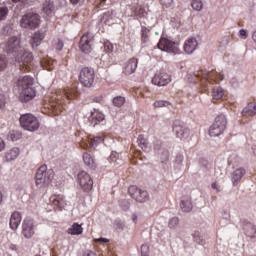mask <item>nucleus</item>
<instances>
[{
  "instance_id": "obj_1",
  "label": "nucleus",
  "mask_w": 256,
  "mask_h": 256,
  "mask_svg": "<svg viewBox=\"0 0 256 256\" xmlns=\"http://www.w3.org/2000/svg\"><path fill=\"white\" fill-rule=\"evenodd\" d=\"M35 80L31 76H23L18 79V87L20 89L19 100L21 103H27L35 97V88L33 87Z\"/></svg>"
},
{
  "instance_id": "obj_2",
  "label": "nucleus",
  "mask_w": 256,
  "mask_h": 256,
  "mask_svg": "<svg viewBox=\"0 0 256 256\" xmlns=\"http://www.w3.org/2000/svg\"><path fill=\"white\" fill-rule=\"evenodd\" d=\"M53 181V172L47 171V165H42L38 168L35 175V183L37 187H47Z\"/></svg>"
},
{
  "instance_id": "obj_3",
  "label": "nucleus",
  "mask_w": 256,
  "mask_h": 256,
  "mask_svg": "<svg viewBox=\"0 0 256 256\" xmlns=\"http://www.w3.org/2000/svg\"><path fill=\"white\" fill-rule=\"evenodd\" d=\"M227 129V117L223 114L218 115L209 128L210 137H219Z\"/></svg>"
},
{
  "instance_id": "obj_4",
  "label": "nucleus",
  "mask_w": 256,
  "mask_h": 256,
  "mask_svg": "<svg viewBox=\"0 0 256 256\" xmlns=\"http://www.w3.org/2000/svg\"><path fill=\"white\" fill-rule=\"evenodd\" d=\"M14 61L18 63L20 69L24 71H31V63H33V53L28 50L22 49L14 56Z\"/></svg>"
},
{
  "instance_id": "obj_5",
  "label": "nucleus",
  "mask_w": 256,
  "mask_h": 256,
  "mask_svg": "<svg viewBox=\"0 0 256 256\" xmlns=\"http://www.w3.org/2000/svg\"><path fill=\"white\" fill-rule=\"evenodd\" d=\"M20 127L25 131L34 132L41 127V123H39V119L35 117L33 114H23L20 116Z\"/></svg>"
},
{
  "instance_id": "obj_6",
  "label": "nucleus",
  "mask_w": 256,
  "mask_h": 256,
  "mask_svg": "<svg viewBox=\"0 0 256 256\" xmlns=\"http://www.w3.org/2000/svg\"><path fill=\"white\" fill-rule=\"evenodd\" d=\"M39 23H41V16L36 13H27L20 19V27L23 29H37Z\"/></svg>"
},
{
  "instance_id": "obj_7",
  "label": "nucleus",
  "mask_w": 256,
  "mask_h": 256,
  "mask_svg": "<svg viewBox=\"0 0 256 256\" xmlns=\"http://www.w3.org/2000/svg\"><path fill=\"white\" fill-rule=\"evenodd\" d=\"M128 193L137 203H147L150 199L149 192L135 185L128 188Z\"/></svg>"
},
{
  "instance_id": "obj_8",
  "label": "nucleus",
  "mask_w": 256,
  "mask_h": 256,
  "mask_svg": "<svg viewBox=\"0 0 256 256\" xmlns=\"http://www.w3.org/2000/svg\"><path fill=\"white\" fill-rule=\"evenodd\" d=\"M79 81L84 87H93L95 83V70L93 68L84 67L80 71Z\"/></svg>"
},
{
  "instance_id": "obj_9",
  "label": "nucleus",
  "mask_w": 256,
  "mask_h": 256,
  "mask_svg": "<svg viewBox=\"0 0 256 256\" xmlns=\"http://www.w3.org/2000/svg\"><path fill=\"white\" fill-rule=\"evenodd\" d=\"M23 46H21V39H19L17 36L11 37L6 42V51L9 55H12V57L19 54L20 51H23Z\"/></svg>"
},
{
  "instance_id": "obj_10",
  "label": "nucleus",
  "mask_w": 256,
  "mask_h": 256,
  "mask_svg": "<svg viewBox=\"0 0 256 256\" xmlns=\"http://www.w3.org/2000/svg\"><path fill=\"white\" fill-rule=\"evenodd\" d=\"M94 39L95 38L93 37V34L89 32L85 33L80 39V51H82V53H85L86 55H89V53H91V51L93 50L92 43Z\"/></svg>"
},
{
  "instance_id": "obj_11",
  "label": "nucleus",
  "mask_w": 256,
  "mask_h": 256,
  "mask_svg": "<svg viewBox=\"0 0 256 256\" xmlns=\"http://www.w3.org/2000/svg\"><path fill=\"white\" fill-rule=\"evenodd\" d=\"M78 182L85 193H89V191L93 189V179H91V176L85 171H81L78 174Z\"/></svg>"
},
{
  "instance_id": "obj_12",
  "label": "nucleus",
  "mask_w": 256,
  "mask_h": 256,
  "mask_svg": "<svg viewBox=\"0 0 256 256\" xmlns=\"http://www.w3.org/2000/svg\"><path fill=\"white\" fill-rule=\"evenodd\" d=\"M157 47L160 51H165L166 53H177V45L167 38H160Z\"/></svg>"
},
{
  "instance_id": "obj_13",
  "label": "nucleus",
  "mask_w": 256,
  "mask_h": 256,
  "mask_svg": "<svg viewBox=\"0 0 256 256\" xmlns=\"http://www.w3.org/2000/svg\"><path fill=\"white\" fill-rule=\"evenodd\" d=\"M22 235L25 239H31L35 235V224L31 219H25L22 224Z\"/></svg>"
},
{
  "instance_id": "obj_14",
  "label": "nucleus",
  "mask_w": 256,
  "mask_h": 256,
  "mask_svg": "<svg viewBox=\"0 0 256 256\" xmlns=\"http://www.w3.org/2000/svg\"><path fill=\"white\" fill-rule=\"evenodd\" d=\"M152 83L158 87H165L171 83V75L166 72L156 74L152 79Z\"/></svg>"
},
{
  "instance_id": "obj_15",
  "label": "nucleus",
  "mask_w": 256,
  "mask_h": 256,
  "mask_svg": "<svg viewBox=\"0 0 256 256\" xmlns=\"http://www.w3.org/2000/svg\"><path fill=\"white\" fill-rule=\"evenodd\" d=\"M173 132L175 133L178 139H185L189 136V129L183 126V123L180 121H175L173 125Z\"/></svg>"
},
{
  "instance_id": "obj_16",
  "label": "nucleus",
  "mask_w": 256,
  "mask_h": 256,
  "mask_svg": "<svg viewBox=\"0 0 256 256\" xmlns=\"http://www.w3.org/2000/svg\"><path fill=\"white\" fill-rule=\"evenodd\" d=\"M139 60L137 58H131L124 65L123 73L126 75H133L137 71V65Z\"/></svg>"
},
{
  "instance_id": "obj_17",
  "label": "nucleus",
  "mask_w": 256,
  "mask_h": 256,
  "mask_svg": "<svg viewBox=\"0 0 256 256\" xmlns=\"http://www.w3.org/2000/svg\"><path fill=\"white\" fill-rule=\"evenodd\" d=\"M131 17H143L145 15V9L139 4V0H133V3L130 5Z\"/></svg>"
},
{
  "instance_id": "obj_18",
  "label": "nucleus",
  "mask_w": 256,
  "mask_h": 256,
  "mask_svg": "<svg viewBox=\"0 0 256 256\" xmlns=\"http://www.w3.org/2000/svg\"><path fill=\"white\" fill-rule=\"evenodd\" d=\"M198 46L199 43L197 42L196 38H189L184 43V51L187 53V55H191L192 53H195Z\"/></svg>"
},
{
  "instance_id": "obj_19",
  "label": "nucleus",
  "mask_w": 256,
  "mask_h": 256,
  "mask_svg": "<svg viewBox=\"0 0 256 256\" xmlns=\"http://www.w3.org/2000/svg\"><path fill=\"white\" fill-rule=\"evenodd\" d=\"M42 11L44 15H47V17H52V15H55V4L53 1L45 0L42 5Z\"/></svg>"
},
{
  "instance_id": "obj_20",
  "label": "nucleus",
  "mask_w": 256,
  "mask_h": 256,
  "mask_svg": "<svg viewBox=\"0 0 256 256\" xmlns=\"http://www.w3.org/2000/svg\"><path fill=\"white\" fill-rule=\"evenodd\" d=\"M243 117H255L256 115V102L248 103L242 110Z\"/></svg>"
},
{
  "instance_id": "obj_21",
  "label": "nucleus",
  "mask_w": 256,
  "mask_h": 256,
  "mask_svg": "<svg viewBox=\"0 0 256 256\" xmlns=\"http://www.w3.org/2000/svg\"><path fill=\"white\" fill-rule=\"evenodd\" d=\"M21 225V214L19 212H14L10 217V228L15 231Z\"/></svg>"
},
{
  "instance_id": "obj_22",
  "label": "nucleus",
  "mask_w": 256,
  "mask_h": 256,
  "mask_svg": "<svg viewBox=\"0 0 256 256\" xmlns=\"http://www.w3.org/2000/svg\"><path fill=\"white\" fill-rule=\"evenodd\" d=\"M244 233L247 237H250V239H256V226L252 223H246L243 226Z\"/></svg>"
},
{
  "instance_id": "obj_23",
  "label": "nucleus",
  "mask_w": 256,
  "mask_h": 256,
  "mask_svg": "<svg viewBox=\"0 0 256 256\" xmlns=\"http://www.w3.org/2000/svg\"><path fill=\"white\" fill-rule=\"evenodd\" d=\"M244 176H245V169L238 168L234 170V172L232 173L233 185H238L239 181H241V179H243Z\"/></svg>"
},
{
  "instance_id": "obj_24",
  "label": "nucleus",
  "mask_w": 256,
  "mask_h": 256,
  "mask_svg": "<svg viewBox=\"0 0 256 256\" xmlns=\"http://www.w3.org/2000/svg\"><path fill=\"white\" fill-rule=\"evenodd\" d=\"M67 233L68 235H82L83 227L79 225V223H74L70 228H68Z\"/></svg>"
},
{
  "instance_id": "obj_25",
  "label": "nucleus",
  "mask_w": 256,
  "mask_h": 256,
  "mask_svg": "<svg viewBox=\"0 0 256 256\" xmlns=\"http://www.w3.org/2000/svg\"><path fill=\"white\" fill-rule=\"evenodd\" d=\"M51 201H52L53 205H56L59 209H61L63 207V205H65V196H63L61 194L52 196Z\"/></svg>"
},
{
  "instance_id": "obj_26",
  "label": "nucleus",
  "mask_w": 256,
  "mask_h": 256,
  "mask_svg": "<svg viewBox=\"0 0 256 256\" xmlns=\"http://www.w3.org/2000/svg\"><path fill=\"white\" fill-rule=\"evenodd\" d=\"M45 39V36L41 32H35L33 37H32V47H39L41 45V41Z\"/></svg>"
},
{
  "instance_id": "obj_27",
  "label": "nucleus",
  "mask_w": 256,
  "mask_h": 256,
  "mask_svg": "<svg viewBox=\"0 0 256 256\" xmlns=\"http://www.w3.org/2000/svg\"><path fill=\"white\" fill-rule=\"evenodd\" d=\"M19 153H20V150L17 147H14V148L10 149L6 153L7 161H14V159H17L19 157Z\"/></svg>"
},
{
  "instance_id": "obj_28",
  "label": "nucleus",
  "mask_w": 256,
  "mask_h": 256,
  "mask_svg": "<svg viewBox=\"0 0 256 256\" xmlns=\"http://www.w3.org/2000/svg\"><path fill=\"white\" fill-rule=\"evenodd\" d=\"M180 207L184 213H189L193 209V203L191 199H184L181 201Z\"/></svg>"
},
{
  "instance_id": "obj_29",
  "label": "nucleus",
  "mask_w": 256,
  "mask_h": 256,
  "mask_svg": "<svg viewBox=\"0 0 256 256\" xmlns=\"http://www.w3.org/2000/svg\"><path fill=\"white\" fill-rule=\"evenodd\" d=\"M83 161L87 167H90L91 169L95 167V160H93V156L87 152L83 153Z\"/></svg>"
},
{
  "instance_id": "obj_30",
  "label": "nucleus",
  "mask_w": 256,
  "mask_h": 256,
  "mask_svg": "<svg viewBox=\"0 0 256 256\" xmlns=\"http://www.w3.org/2000/svg\"><path fill=\"white\" fill-rule=\"evenodd\" d=\"M223 88L221 87H215L212 92V99L213 101H219V99H223Z\"/></svg>"
},
{
  "instance_id": "obj_31",
  "label": "nucleus",
  "mask_w": 256,
  "mask_h": 256,
  "mask_svg": "<svg viewBox=\"0 0 256 256\" xmlns=\"http://www.w3.org/2000/svg\"><path fill=\"white\" fill-rule=\"evenodd\" d=\"M137 143L143 151H147V149H149V142H147L145 136L139 135L137 138Z\"/></svg>"
},
{
  "instance_id": "obj_32",
  "label": "nucleus",
  "mask_w": 256,
  "mask_h": 256,
  "mask_svg": "<svg viewBox=\"0 0 256 256\" xmlns=\"http://www.w3.org/2000/svg\"><path fill=\"white\" fill-rule=\"evenodd\" d=\"M21 137H23V134H21V132H19V131H15V130L10 131L8 134V139L10 141H19V139H21Z\"/></svg>"
},
{
  "instance_id": "obj_33",
  "label": "nucleus",
  "mask_w": 256,
  "mask_h": 256,
  "mask_svg": "<svg viewBox=\"0 0 256 256\" xmlns=\"http://www.w3.org/2000/svg\"><path fill=\"white\" fill-rule=\"evenodd\" d=\"M191 7L194 11H203V0H192Z\"/></svg>"
},
{
  "instance_id": "obj_34",
  "label": "nucleus",
  "mask_w": 256,
  "mask_h": 256,
  "mask_svg": "<svg viewBox=\"0 0 256 256\" xmlns=\"http://www.w3.org/2000/svg\"><path fill=\"white\" fill-rule=\"evenodd\" d=\"M114 107H123L125 105V97L123 96H116L112 100Z\"/></svg>"
},
{
  "instance_id": "obj_35",
  "label": "nucleus",
  "mask_w": 256,
  "mask_h": 256,
  "mask_svg": "<svg viewBox=\"0 0 256 256\" xmlns=\"http://www.w3.org/2000/svg\"><path fill=\"white\" fill-rule=\"evenodd\" d=\"M154 107L156 108H161V107H169V105H171V102L169 101H165V100H156L153 103Z\"/></svg>"
},
{
  "instance_id": "obj_36",
  "label": "nucleus",
  "mask_w": 256,
  "mask_h": 256,
  "mask_svg": "<svg viewBox=\"0 0 256 256\" xmlns=\"http://www.w3.org/2000/svg\"><path fill=\"white\" fill-rule=\"evenodd\" d=\"M99 143H103V137L101 136H96L90 141V147L95 149Z\"/></svg>"
},
{
  "instance_id": "obj_37",
  "label": "nucleus",
  "mask_w": 256,
  "mask_h": 256,
  "mask_svg": "<svg viewBox=\"0 0 256 256\" xmlns=\"http://www.w3.org/2000/svg\"><path fill=\"white\" fill-rule=\"evenodd\" d=\"M7 15H9V8L7 6L0 7V21H5Z\"/></svg>"
},
{
  "instance_id": "obj_38",
  "label": "nucleus",
  "mask_w": 256,
  "mask_h": 256,
  "mask_svg": "<svg viewBox=\"0 0 256 256\" xmlns=\"http://www.w3.org/2000/svg\"><path fill=\"white\" fill-rule=\"evenodd\" d=\"M141 39L142 43H147L149 41V29H147V27H142Z\"/></svg>"
},
{
  "instance_id": "obj_39",
  "label": "nucleus",
  "mask_w": 256,
  "mask_h": 256,
  "mask_svg": "<svg viewBox=\"0 0 256 256\" xmlns=\"http://www.w3.org/2000/svg\"><path fill=\"white\" fill-rule=\"evenodd\" d=\"M174 3H175V0H160V4L164 9H169L173 7Z\"/></svg>"
},
{
  "instance_id": "obj_40",
  "label": "nucleus",
  "mask_w": 256,
  "mask_h": 256,
  "mask_svg": "<svg viewBox=\"0 0 256 256\" xmlns=\"http://www.w3.org/2000/svg\"><path fill=\"white\" fill-rule=\"evenodd\" d=\"M179 225V218L178 217H172L169 220L168 226L170 229H175Z\"/></svg>"
},
{
  "instance_id": "obj_41",
  "label": "nucleus",
  "mask_w": 256,
  "mask_h": 256,
  "mask_svg": "<svg viewBox=\"0 0 256 256\" xmlns=\"http://www.w3.org/2000/svg\"><path fill=\"white\" fill-rule=\"evenodd\" d=\"M7 67V58L5 56L0 55V71H3Z\"/></svg>"
},
{
  "instance_id": "obj_42",
  "label": "nucleus",
  "mask_w": 256,
  "mask_h": 256,
  "mask_svg": "<svg viewBox=\"0 0 256 256\" xmlns=\"http://www.w3.org/2000/svg\"><path fill=\"white\" fill-rule=\"evenodd\" d=\"M141 255L142 256H149V245L143 244L141 246Z\"/></svg>"
},
{
  "instance_id": "obj_43",
  "label": "nucleus",
  "mask_w": 256,
  "mask_h": 256,
  "mask_svg": "<svg viewBox=\"0 0 256 256\" xmlns=\"http://www.w3.org/2000/svg\"><path fill=\"white\" fill-rule=\"evenodd\" d=\"M104 51H105V53H113V44L105 43L104 44Z\"/></svg>"
},
{
  "instance_id": "obj_44",
  "label": "nucleus",
  "mask_w": 256,
  "mask_h": 256,
  "mask_svg": "<svg viewBox=\"0 0 256 256\" xmlns=\"http://www.w3.org/2000/svg\"><path fill=\"white\" fill-rule=\"evenodd\" d=\"M239 37H240V39H247V37H249V34H247V30L240 29Z\"/></svg>"
},
{
  "instance_id": "obj_45",
  "label": "nucleus",
  "mask_w": 256,
  "mask_h": 256,
  "mask_svg": "<svg viewBox=\"0 0 256 256\" xmlns=\"http://www.w3.org/2000/svg\"><path fill=\"white\" fill-rule=\"evenodd\" d=\"M0 109H5V95L0 94Z\"/></svg>"
},
{
  "instance_id": "obj_46",
  "label": "nucleus",
  "mask_w": 256,
  "mask_h": 256,
  "mask_svg": "<svg viewBox=\"0 0 256 256\" xmlns=\"http://www.w3.org/2000/svg\"><path fill=\"white\" fill-rule=\"evenodd\" d=\"M212 189H216V191L219 193L222 191L221 187L217 185V182H213L211 185Z\"/></svg>"
},
{
  "instance_id": "obj_47",
  "label": "nucleus",
  "mask_w": 256,
  "mask_h": 256,
  "mask_svg": "<svg viewBox=\"0 0 256 256\" xmlns=\"http://www.w3.org/2000/svg\"><path fill=\"white\" fill-rule=\"evenodd\" d=\"M56 49L58 51H63V41L59 40L57 45H56Z\"/></svg>"
},
{
  "instance_id": "obj_48",
  "label": "nucleus",
  "mask_w": 256,
  "mask_h": 256,
  "mask_svg": "<svg viewBox=\"0 0 256 256\" xmlns=\"http://www.w3.org/2000/svg\"><path fill=\"white\" fill-rule=\"evenodd\" d=\"M5 150V140L0 137V152Z\"/></svg>"
},
{
  "instance_id": "obj_49",
  "label": "nucleus",
  "mask_w": 256,
  "mask_h": 256,
  "mask_svg": "<svg viewBox=\"0 0 256 256\" xmlns=\"http://www.w3.org/2000/svg\"><path fill=\"white\" fill-rule=\"evenodd\" d=\"M71 5H79L81 3V0H69Z\"/></svg>"
},
{
  "instance_id": "obj_50",
  "label": "nucleus",
  "mask_w": 256,
  "mask_h": 256,
  "mask_svg": "<svg viewBox=\"0 0 256 256\" xmlns=\"http://www.w3.org/2000/svg\"><path fill=\"white\" fill-rule=\"evenodd\" d=\"M94 241H101L102 243H109V239H107V238H99V239H95Z\"/></svg>"
},
{
  "instance_id": "obj_51",
  "label": "nucleus",
  "mask_w": 256,
  "mask_h": 256,
  "mask_svg": "<svg viewBox=\"0 0 256 256\" xmlns=\"http://www.w3.org/2000/svg\"><path fill=\"white\" fill-rule=\"evenodd\" d=\"M96 119H98V121H103L105 116L103 114H99V117L96 116Z\"/></svg>"
},
{
  "instance_id": "obj_52",
  "label": "nucleus",
  "mask_w": 256,
  "mask_h": 256,
  "mask_svg": "<svg viewBox=\"0 0 256 256\" xmlns=\"http://www.w3.org/2000/svg\"><path fill=\"white\" fill-rule=\"evenodd\" d=\"M122 203H124L126 209H129V201L123 200Z\"/></svg>"
},
{
  "instance_id": "obj_53",
  "label": "nucleus",
  "mask_w": 256,
  "mask_h": 256,
  "mask_svg": "<svg viewBox=\"0 0 256 256\" xmlns=\"http://www.w3.org/2000/svg\"><path fill=\"white\" fill-rule=\"evenodd\" d=\"M87 256H97V254L93 251L88 252Z\"/></svg>"
},
{
  "instance_id": "obj_54",
  "label": "nucleus",
  "mask_w": 256,
  "mask_h": 256,
  "mask_svg": "<svg viewBox=\"0 0 256 256\" xmlns=\"http://www.w3.org/2000/svg\"><path fill=\"white\" fill-rule=\"evenodd\" d=\"M1 203H3V192L2 191H0V205H1Z\"/></svg>"
},
{
  "instance_id": "obj_55",
  "label": "nucleus",
  "mask_w": 256,
  "mask_h": 256,
  "mask_svg": "<svg viewBox=\"0 0 256 256\" xmlns=\"http://www.w3.org/2000/svg\"><path fill=\"white\" fill-rule=\"evenodd\" d=\"M66 98L68 99H73V95L69 94V93H66Z\"/></svg>"
},
{
  "instance_id": "obj_56",
  "label": "nucleus",
  "mask_w": 256,
  "mask_h": 256,
  "mask_svg": "<svg viewBox=\"0 0 256 256\" xmlns=\"http://www.w3.org/2000/svg\"><path fill=\"white\" fill-rule=\"evenodd\" d=\"M132 220L135 222V221H137V214H133L132 215Z\"/></svg>"
},
{
  "instance_id": "obj_57",
  "label": "nucleus",
  "mask_w": 256,
  "mask_h": 256,
  "mask_svg": "<svg viewBox=\"0 0 256 256\" xmlns=\"http://www.w3.org/2000/svg\"><path fill=\"white\" fill-rule=\"evenodd\" d=\"M10 249L15 250V249H17V246L11 245V246H10Z\"/></svg>"
},
{
  "instance_id": "obj_58",
  "label": "nucleus",
  "mask_w": 256,
  "mask_h": 256,
  "mask_svg": "<svg viewBox=\"0 0 256 256\" xmlns=\"http://www.w3.org/2000/svg\"><path fill=\"white\" fill-rule=\"evenodd\" d=\"M113 157H115V154H114V153H112V154L110 155V159H111L112 161H115V160H113Z\"/></svg>"
},
{
  "instance_id": "obj_59",
  "label": "nucleus",
  "mask_w": 256,
  "mask_h": 256,
  "mask_svg": "<svg viewBox=\"0 0 256 256\" xmlns=\"http://www.w3.org/2000/svg\"><path fill=\"white\" fill-rule=\"evenodd\" d=\"M13 3H20L21 0H12Z\"/></svg>"
},
{
  "instance_id": "obj_60",
  "label": "nucleus",
  "mask_w": 256,
  "mask_h": 256,
  "mask_svg": "<svg viewBox=\"0 0 256 256\" xmlns=\"http://www.w3.org/2000/svg\"><path fill=\"white\" fill-rule=\"evenodd\" d=\"M95 103H99V99L94 98Z\"/></svg>"
}]
</instances>
